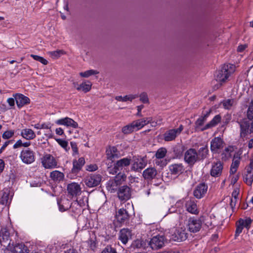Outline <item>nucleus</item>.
Returning a JSON list of instances; mask_svg holds the SVG:
<instances>
[{"label":"nucleus","instance_id":"28","mask_svg":"<svg viewBox=\"0 0 253 253\" xmlns=\"http://www.w3.org/2000/svg\"><path fill=\"white\" fill-rule=\"evenodd\" d=\"M185 208L187 211L192 214H198L199 213V211L197 204L194 200L190 199L187 201L185 203Z\"/></svg>","mask_w":253,"mask_h":253},{"label":"nucleus","instance_id":"52","mask_svg":"<svg viewBox=\"0 0 253 253\" xmlns=\"http://www.w3.org/2000/svg\"><path fill=\"white\" fill-rule=\"evenodd\" d=\"M30 56L34 60L39 61L43 65H47L48 64L47 60L43 58L42 57L34 54H31Z\"/></svg>","mask_w":253,"mask_h":253},{"label":"nucleus","instance_id":"14","mask_svg":"<svg viewBox=\"0 0 253 253\" xmlns=\"http://www.w3.org/2000/svg\"><path fill=\"white\" fill-rule=\"evenodd\" d=\"M183 129L182 125H180L176 129H171L167 131L164 134V139L166 141H170L175 139L176 136L179 135Z\"/></svg>","mask_w":253,"mask_h":253},{"label":"nucleus","instance_id":"30","mask_svg":"<svg viewBox=\"0 0 253 253\" xmlns=\"http://www.w3.org/2000/svg\"><path fill=\"white\" fill-rule=\"evenodd\" d=\"M15 100L19 108L30 103V99L22 94H17L15 96Z\"/></svg>","mask_w":253,"mask_h":253},{"label":"nucleus","instance_id":"56","mask_svg":"<svg viewBox=\"0 0 253 253\" xmlns=\"http://www.w3.org/2000/svg\"><path fill=\"white\" fill-rule=\"evenodd\" d=\"M63 51L61 50H56L50 52V55L53 58H58L61 54H63Z\"/></svg>","mask_w":253,"mask_h":253},{"label":"nucleus","instance_id":"32","mask_svg":"<svg viewBox=\"0 0 253 253\" xmlns=\"http://www.w3.org/2000/svg\"><path fill=\"white\" fill-rule=\"evenodd\" d=\"M106 154L108 158L110 159L119 158L121 157V154L115 146L109 147L106 150Z\"/></svg>","mask_w":253,"mask_h":253},{"label":"nucleus","instance_id":"6","mask_svg":"<svg viewBox=\"0 0 253 253\" xmlns=\"http://www.w3.org/2000/svg\"><path fill=\"white\" fill-rule=\"evenodd\" d=\"M42 166L46 169H53L57 168V161L55 158L49 154L44 155L41 158Z\"/></svg>","mask_w":253,"mask_h":253},{"label":"nucleus","instance_id":"57","mask_svg":"<svg viewBox=\"0 0 253 253\" xmlns=\"http://www.w3.org/2000/svg\"><path fill=\"white\" fill-rule=\"evenodd\" d=\"M3 248L2 249L3 250L4 253H14V249L13 247L10 246V245H8L7 247H3Z\"/></svg>","mask_w":253,"mask_h":253},{"label":"nucleus","instance_id":"37","mask_svg":"<svg viewBox=\"0 0 253 253\" xmlns=\"http://www.w3.org/2000/svg\"><path fill=\"white\" fill-rule=\"evenodd\" d=\"M91 85L92 84L89 81H85L80 84V86L77 87V90L86 93L90 91L91 88Z\"/></svg>","mask_w":253,"mask_h":253},{"label":"nucleus","instance_id":"62","mask_svg":"<svg viewBox=\"0 0 253 253\" xmlns=\"http://www.w3.org/2000/svg\"><path fill=\"white\" fill-rule=\"evenodd\" d=\"M132 245L134 248H140L142 246L141 241L136 240L133 243Z\"/></svg>","mask_w":253,"mask_h":253},{"label":"nucleus","instance_id":"59","mask_svg":"<svg viewBox=\"0 0 253 253\" xmlns=\"http://www.w3.org/2000/svg\"><path fill=\"white\" fill-rule=\"evenodd\" d=\"M243 229V226L240 224L237 226L236 232H235V236L237 237L239 235V234L242 232Z\"/></svg>","mask_w":253,"mask_h":253},{"label":"nucleus","instance_id":"22","mask_svg":"<svg viewBox=\"0 0 253 253\" xmlns=\"http://www.w3.org/2000/svg\"><path fill=\"white\" fill-rule=\"evenodd\" d=\"M211 111L210 110L208 111L204 116L200 117L198 118L196 122L195 126V129L196 131H203L205 130H202L203 128V127H202L204 123L207 121V118L209 116Z\"/></svg>","mask_w":253,"mask_h":253},{"label":"nucleus","instance_id":"44","mask_svg":"<svg viewBox=\"0 0 253 253\" xmlns=\"http://www.w3.org/2000/svg\"><path fill=\"white\" fill-rule=\"evenodd\" d=\"M167 153V150L165 148L162 147L158 149L155 154V157L157 159L164 158Z\"/></svg>","mask_w":253,"mask_h":253},{"label":"nucleus","instance_id":"55","mask_svg":"<svg viewBox=\"0 0 253 253\" xmlns=\"http://www.w3.org/2000/svg\"><path fill=\"white\" fill-rule=\"evenodd\" d=\"M140 100L143 103H147L149 102L148 95L146 92L141 93L140 95Z\"/></svg>","mask_w":253,"mask_h":253},{"label":"nucleus","instance_id":"15","mask_svg":"<svg viewBox=\"0 0 253 253\" xmlns=\"http://www.w3.org/2000/svg\"><path fill=\"white\" fill-rule=\"evenodd\" d=\"M117 194L120 200L127 201L131 197V189L126 185L122 186L119 188Z\"/></svg>","mask_w":253,"mask_h":253},{"label":"nucleus","instance_id":"24","mask_svg":"<svg viewBox=\"0 0 253 253\" xmlns=\"http://www.w3.org/2000/svg\"><path fill=\"white\" fill-rule=\"evenodd\" d=\"M55 123L59 125H64L67 126H71L73 128H77L78 127V123L72 119L68 117L59 119L55 122Z\"/></svg>","mask_w":253,"mask_h":253},{"label":"nucleus","instance_id":"50","mask_svg":"<svg viewBox=\"0 0 253 253\" xmlns=\"http://www.w3.org/2000/svg\"><path fill=\"white\" fill-rule=\"evenodd\" d=\"M56 141L66 152L68 151L70 148L68 146V143L67 141L59 138L56 139Z\"/></svg>","mask_w":253,"mask_h":253},{"label":"nucleus","instance_id":"23","mask_svg":"<svg viewBox=\"0 0 253 253\" xmlns=\"http://www.w3.org/2000/svg\"><path fill=\"white\" fill-rule=\"evenodd\" d=\"M169 170L171 174L179 175L185 170V168L181 163L173 164L169 166Z\"/></svg>","mask_w":253,"mask_h":253},{"label":"nucleus","instance_id":"1","mask_svg":"<svg viewBox=\"0 0 253 253\" xmlns=\"http://www.w3.org/2000/svg\"><path fill=\"white\" fill-rule=\"evenodd\" d=\"M235 66L233 64H224L215 75L216 81L220 83L225 82L230 75L235 71Z\"/></svg>","mask_w":253,"mask_h":253},{"label":"nucleus","instance_id":"33","mask_svg":"<svg viewBox=\"0 0 253 253\" xmlns=\"http://www.w3.org/2000/svg\"><path fill=\"white\" fill-rule=\"evenodd\" d=\"M57 203L59 211L61 212L69 210L70 208L74 207L72 203L71 204L70 201L68 199H66L61 201H58Z\"/></svg>","mask_w":253,"mask_h":253},{"label":"nucleus","instance_id":"26","mask_svg":"<svg viewBox=\"0 0 253 253\" xmlns=\"http://www.w3.org/2000/svg\"><path fill=\"white\" fill-rule=\"evenodd\" d=\"M157 174V171L155 168L149 167L143 171L142 176L145 180L149 181L155 178Z\"/></svg>","mask_w":253,"mask_h":253},{"label":"nucleus","instance_id":"36","mask_svg":"<svg viewBox=\"0 0 253 253\" xmlns=\"http://www.w3.org/2000/svg\"><path fill=\"white\" fill-rule=\"evenodd\" d=\"M14 253H29L28 248L23 243L17 244L13 247Z\"/></svg>","mask_w":253,"mask_h":253},{"label":"nucleus","instance_id":"60","mask_svg":"<svg viewBox=\"0 0 253 253\" xmlns=\"http://www.w3.org/2000/svg\"><path fill=\"white\" fill-rule=\"evenodd\" d=\"M238 198H231L230 199V205L232 210L235 207Z\"/></svg>","mask_w":253,"mask_h":253},{"label":"nucleus","instance_id":"40","mask_svg":"<svg viewBox=\"0 0 253 253\" xmlns=\"http://www.w3.org/2000/svg\"><path fill=\"white\" fill-rule=\"evenodd\" d=\"M208 152L209 150L207 146L200 148L198 153L199 160L205 159L208 154Z\"/></svg>","mask_w":253,"mask_h":253},{"label":"nucleus","instance_id":"58","mask_svg":"<svg viewBox=\"0 0 253 253\" xmlns=\"http://www.w3.org/2000/svg\"><path fill=\"white\" fill-rule=\"evenodd\" d=\"M240 192V189L239 188H235L232 193V197L231 198H238V196Z\"/></svg>","mask_w":253,"mask_h":253},{"label":"nucleus","instance_id":"64","mask_svg":"<svg viewBox=\"0 0 253 253\" xmlns=\"http://www.w3.org/2000/svg\"><path fill=\"white\" fill-rule=\"evenodd\" d=\"M143 108H144V105H141L137 106V113L136 114L137 116L142 117V115L141 113V111Z\"/></svg>","mask_w":253,"mask_h":253},{"label":"nucleus","instance_id":"16","mask_svg":"<svg viewBox=\"0 0 253 253\" xmlns=\"http://www.w3.org/2000/svg\"><path fill=\"white\" fill-rule=\"evenodd\" d=\"M208 187V185L205 183L199 184L194 190V196L197 199L202 198L207 193Z\"/></svg>","mask_w":253,"mask_h":253},{"label":"nucleus","instance_id":"54","mask_svg":"<svg viewBox=\"0 0 253 253\" xmlns=\"http://www.w3.org/2000/svg\"><path fill=\"white\" fill-rule=\"evenodd\" d=\"M70 144L73 151V156L78 155L79 154V151L77 143L75 142H71Z\"/></svg>","mask_w":253,"mask_h":253},{"label":"nucleus","instance_id":"4","mask_svg":"<svg viewBox=\"0 0 253 253\" xmlns=\"http://www.w3.org/2000/svg\"><path fill=\"white\" fill-rule=\"evenodd\" d=\"M148 160L146 156L133 157L131 166V170L135 172H140L147 165Z\"/></svg>","mask_w":253,"mask_h":253},{"label":"nucleus","instance_id":"21","mask_svg":"<svg viewBox=\"0 0 253 253\" xmlns=\"http://www.w3.org/2000/svg\"><path fill=\"white\" fill-rule=\"evenodd\" d=\"M222 169L223 165L220 161L214 162L211 170V174L213 177L219 176L221 174Z\"/></svg>","mask_w":253,"mask_h":253},{"label":"nucleus","instance_id":"9","mask_svg":"<svg viewBox=\"0 0 253 253\" xmlns=\"http://www.w3.org/2000/svg\"><path fill=\"white\" fill-rule=\"evenodd\" d=\"M166 239L163 235H158L154 236L149 241V245L153 250L161 249L165 245Z\"/></svg>","mask_w":253,"mask_h":253},{"label":"nucleus","instance_id":"49","mask_svg":"<svg viewBox=\"0 0 253 253\" xmlns=\"http://www.w3.org/2000/svg\"><path fill=\"white\" fill-rule=\"evenodd\" d=\"M135 131L132 123L129 125L124 126L122 128V131L125 134H128Z\"/></svg>","mask_w":253,"mask_h":253},{"label":"nucleus","instance_id":"17","mask_svg":"<svg viewBox=\"0 0 253 253\" xmlns=\"http://www.w3.org/2000/svg\"><path fill=\"white\" fill-rule=\"evenodd\" d=\"M0 244L2 247L10 245L9 233L6 228H2L0 231Z\"/></svg>","mask_w":253,"mask_h":253},{"label":"nucleus","instance_id":"7","mask_svg":"<svg viewBox=\"0 0 253 253\" xmlns=\"http://www.w3.org/2000/svg\"><path fill=\"white\" fill-rule=\"evenodd\" d=\"M184 160L189 166H193L199 161L198 152L194 148H190L184 153Z\"/></svg>","mask_w":253,"mask_h":253},{"label":"nucleus","instance_id":"48","mask_svg":"<svg viewBox=\"0 0 253 253\" xmlns=\"http://www.w3.org/2000/svg\"><path fill=\"white\" fill-rule=\"evenodd\" d=\"M233 151V148L231 146L226 147L222 153V159H226L230 156L231 152Z\"/></svg>","mask_w":253,"mask_h":253},{"label":"nucleus","instance_id":"11","mask_svg":"<svg viewBox=\"0 0 253 253\" xmlns=\"http://www.w3.org/2000/svg\"><path fill=\"white\" fill-rule=\"evenodd\" d=\"M223 140L219 137H214L211 142V150L213 153H219L224 146Z\"/></svg>","mask_w":253,"mask_h":253},{"label":"nucleus","instance_id":"12","mask_svg":"<svg viewBox=\"0 0 253 253\" xmlns=\"http://www.w3.org/2000/svg\"><path fill=\"white\" fill-rule=\"evenodd\" d=\"M202 220L200 218L190 217L188 220V227L190 232L196 233L200 231L202 226Z\"/></svg>","mask_w":253,"mask_h":253},{"label":"nucleus","instance_id":"46","mask_svg":"<svg viewBox=\"0 0 253 253\" xmlns=\"http://www.w3.org/2000/svg\"><path fill=\"white\" fill-rule=\"evenodd\" d=\"M87 202V198L84 197L80 200H76L75 201L72 203L73 206L75 205L79 206L80 207H84L85 206L86 203Z\"/></svg>","mask_w":253,"mask_h":253},{"label":"nucleus","instance_id":"38","mask_svg":"<svg viewBox=\"0 0 253 253\" xmlns=\"http://www.w3.org/2000/svg\"><path fill=\"white\" fill-rule=\"evenodd\" d=\"M50 177L54 181H60L63 180L64 174L58 170H54L50 172Z\"/></svg>","mask_w":253,"mask_h":253},{"label":"nucleus","instance_id":"20","mask_svg":"<svg viewBox=\"0 0 253 253\" xmlns=\"http://www.w3.org/2000/svg\"><path fill=\"white\" fill-rule=\"evenodd\" d=\"M67 191L72 196H77L81 193L80 185L77 183L73 182L67 185Z\"/></svg>","mask_w":253,"mask_h":253},{"label":"nucleus","instance_id":"45","mask_svg":"<svg viewBox=\"0 0 253 253\" xmlns=\"http://www.w3.org/2000/svg\"><path fill=\"white\" fill-rule=\"evenodd\" d=\"M99 72L96 70H89L84 72H81L80 75L84 78H88L91 75H96Z\"/></svg>","mask_w":253,"mask_h":253},{"label":"nucleus","instance_id":"19","mask_svg":"<svg viewBox=\"0 0 253 253\" xmlns=\"http://www.w3.org/2000/svg\"><path fill=\"white\" fill-rule=\"evenodd\" d=\"M116 218L118 222L121 223H124L128 220L129 215L128 211L126 209L122 208L117 212Z\"/></svg>","mask_w":253,"mask_h":253},{"label":"nucleus","instance_id":"35","mask_svg":"<svg viewBox=\"0 0 253 253\" xmlns=\"http://www.w3.org/2000/svg\"><path fill=\"white\" fill-rule=\"evenodd\" d=\"M221 116L220 115H217L211 121L206 124L202 130H206L216 126L221 121Z\"/></svg>","mask_w":253,"mask_h":253},{"label":"nucleus","instance_id":"18","mask_svg":"<svg viewBox=\"0 0 253 253\" xmlns=\"http://www.w3.org/2000/svg\"><path fill=\"white\" fill-rule=\"evenodd\" d=\"M153 123L154 122H152V118L151 117H148L133 121L132 124L135 131H136L139 130L145 125L149 123L153 124Z\"/></svg>","mask_w":253,"mask_h":253},{"label":"nucleus","instance_id":"47","mask_svg":"<svg viewBox=\"0 0 253 253\" xmlns=\"http://www.w3.org/2000/svg\"><path fill=\"white\" fill-rule=\"evenodd\" d=\"M34 126L36 129H49L50 131L51 132V125L50 123H43L42 124H37L34 125Z\"/></svg>","mask_w":253,"mask_h":253},{"label":"nucleus","instance_id":"61","mask_svg":"<svg viewBox=\"0 0 253 253\" xmlns=\"http://www.w3.org/2000/svg\"><path fill=\"white\" fill-rule=\"evenodd\" d=\"M23 146V142L21 139L18 140L16 143L13 145V148L17 149Z\"/></svg>","mask_w":253,"mask_h":253},{"label":"nucleus","instance_id":"51","mask_svg":"<svg viewBox=\"0 0 253 253\" xmlns=\"http://www.w3.org/2000/svg\"><path fill=\"white\" fill-rule=\"evenodd\" d=\"M15 133V130H8L6 131H5L2 135V137L4 139H8L14 135Z\"/></svg>","mask_w":253,"mask_h":253},{"label":"nucleus","instance_id":"27","mask_svg":"<svg viewBox=\"0 0 253 253\" xmlns=\"http://www.w3.org/2000/svg\"><path fill=\"white\" fill-rule=\"evenodd\" d=\"M244 181L249 186H251L253 182V169L251 167H246L245 171L243 175Z\"/></svg>","mask_w":253,"mask_h":253},{"label":"nucleus","instance_id":"39","mask_svg":"<svg viewBox=\"0 0 253 253\" xmlns=\"http://www.w3.org/2000/svg\"><path fill=\"white\" fill-rule=\"evenodd\" d=\"M138 94H129L125 96H117L115 97V99L119 101L126 102L127 101H132V100L137 98Z\"/></svg>","mask_w":253,"mask_h":253},{"label":"nucleus","instance_id":"31","mask_svg":"<svg viewBox=\"0 0 253 253\" xmlns=\"http://www.w3.org/2000/svg\"><path fill=\"white\" fill-rule=\"evenodd\" d=\"M20 135L27 140H33L36 137L35 132L32 129L27 128L22 129Z\"/></svg>","mask_w":253,"mask_h":253},{"label":"nucleus","instance_id":"5","mask_svg":"<svg viewBox=\"0 0 253 253\" xmlns=\"http://www.w3.org/2000/svg\"><path fill=\"white\" fill-rule=\"evenodd\" d=\"M130 157H126L121 159L116 162L114 168L109 169V172L113 174H116L124 168L128 167L131 164Z\"/></svg>","mask_w":253,"mask_h":253},{"label":"nucleus","instance_id":"43","mask_svg":"<svg viewBox=\"0 0 253 253\" xmlns=\"http://www.w3.org/2000/svg\"><path fill=\"white\" fill-rule=\"evenodd\" d=\"M252 222L253 220L250 217L247 218L245 220L243 219H240L238 221L239 224L242 225L243 227H246L247 229L250 228V225Z\"/></svg>","mask_w":253,"mask_h":253},{"label":"nucleus","instance_id":"10","mask_svg":"<svg viewBox=\"0 0 253 253\" xmlns=\"http://www.w3.org/2000/svg\"><path fill=\"white\" fill-rule=\"evenodd\" d=\"M101 176L99 174H92L87 176L84 179L85 185L90 188L98 186L101 181Z\"/></svg>","mask_w":253,"mask_h":253},{"label":"nucleus","instance_id":"41","mask_svg":"<svg viewBox=\"0 0 253 253\" xmlns=\"http://www.w3.org/2000/svg\"><path fill=\"white\" fill-rule=\"evenodd\" d=\"M126 176L125 173L119 172L114 178V183L116 185H120L126 180Z\"/></svg>","mask_w":253,"mask_h":253},{"label":"nucleus","instance_id":"53","mask_svg":"<svg viewBox=\"0 0 253 253\" xmlns=\"http://www.w3.org/2000/svg\"><path fill=\"white\" fill-rule=\"evenodd\" d=\"M247 117L249 120L253 119V99L251 101L247 110Z\"/></svg>","mask_w":253,"mask_h":253},{"label":"nucleus","instance_id":"8","mask_svg":"<svg viewBox=\"0 0 253 253\" xmlns=\"http://www.w3.org/2000/svg\"><path fill=\"white\" fill-rule=\"evenodd\" d=\"M85 164V160L84 158L81 157L78 160L74 159L73 160V168L70 172L68 173V176L72 178L73 176L77 175L82 170L83 166Z\"/></svg>","mask_w":253,"mask_h":253},{"label":"nucleus","instance_id":"63","mask_svg":"<svg viewBox=\"0 0 253 253\" xmlns=\"http://www.w3.org/2000/svg\"><path fill=\"white\" fill-rule=\"evenodd\" d=\"M114 249V248L108 246L102 251V253H111Z\"/></svg>","mask_w":253,"mask_h":253},{"label":"nucleus","instance_id":"2","mask_svg":"<svg viewBox=\"0 0 253 253\" xmlns=\"http://www.w3.org/2000/svg\"><path fill=\"white\" fill-rule=\"evenodd\" d=\"M240 127V136L242 138L253 133V120L243 119L238 122Z\"/></svg>","mask_w":253,"mask_h":253},{"label":"nucleus","instance_id":"25","mask_svg":"<svg viewBox=\"0 0 253 253\" xmlns=\"http://www.w3.org/2000/svg\"><path fill=\"white\" fill-rule=\"evenodd\" d=\"M11 201V198L9 197V190L8 189H4L1 191L0 198V204L6 206H9Z\"/></svg>","mask_w":253,"mask_h":253},{"label":"nucleus","instance_id":"3","mask_svg":"<svg viewBox=\"0 0 253 253\" xmlns=\"http://www.w3.org/2000/svg\"><path fill=\"white\" fill-rule=\"evenodd\" d=\"M188 237V233L184 227H176L172 229L170 240L177 242L185 241Z\"/></svg>","mask_w":253,"mask_h":253},{"label":"nucleus","instance_id":"42","mask_svg":"<svg viewBox=\"0 0 253 253\" xmlns=\"http://www.w3.org/2000/svg\"><path fill=\"white\" fill-rule=\"evenodd\" d=\"M221 103L224 109L229 110L236 104V101L234 99H228L223 100Z\"/></svg>","mask_w":253,"mask_h":253},{"label":"nucleus","instance_id":"34","mask_svg":"<svg viewBox=\"0 0 253 253\" xmlns=\"http://www.w3.org/2000/svg\"><path fill=\"white\" fill-rule=\"evenodd\" d=\"M130 235L131 232L129 229L125 228L122 229L120 232L119 239L124 244H126Z\"/></svg>","mask_w":253,"mask_h":253},{"label":"nucleus","instance_id":"29","mask_svg":"<svg viewBox=\"0 0 253 253\" xmlns=\"http://www.w3.org/2000/svg\"><path fill=\"white\" fill-rule=\"evenodd\" d=\"M241 157L240 155L236 153L234 155L230 169V174H234L236 172L240 164Z\"/></svg>","mask_w":253,"mask_h":253},{"label":"nucleus","instance_id":"13","mask_svg":"<svg viewBox=\"0 0 253 253\" xmlns=\"http://www.w3.org/2000/svg\"><path fill=\"white\" fill-rule=\"evenodd\" d=\"M20 157L22 161L27 164H31L35 161V153L29 149L23 150L21 152Z\"/></svg>","mask_w":253,"mask_h":253}]
</instances>
